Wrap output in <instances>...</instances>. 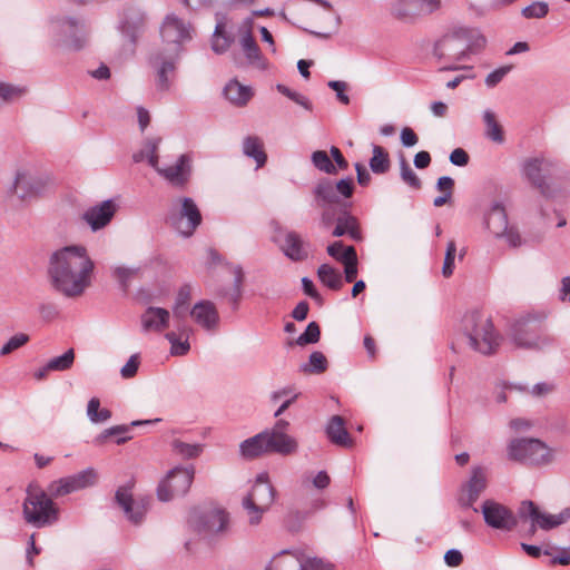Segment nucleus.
<instances>
[{"mask_svg":"<svg viewBox=\"0 0 570 570\" xmlns=\"http://www.w3.org/2000/svg\"><path fill=\"white\" fill-rule=\"evenodd\" d=\"M95 263L81 245H70L53 252L48 274L56 291L66 297H78L90 286Z\"/></svg>","mask_w":570,"mask_h":570,"instance_id":"1","label":"nucleus"},{"mask_svg":"<svg viewBox=\"0 0 570 570\" xmlns=\"http://www.w3.org/2000/svg\"><path fill=\"white\" fill-rule=\"evenodd\" d=\"M354 184L351 177L334 183L328 178L320 179L312 188V207L320 210V226L328 229L335 222V212L341 208V197L353 195Z\"/></svg>","mask_w":570,"mask_h":570,"instance_id":"2","label":"nucleus"},{"mask_svg":"<svg viewBox=\"0 0 570 570\" xmlns=\"http://www.w3.org/2000/svg\"><path fill=\"white\" fill-rule=\"evenodd\" d=\"M462 331L469 346L485 356L494 354L503 341L491 316L482 311L466 312L462 318Z\"/></svg>","mask_w":570,"mask_h":570,"instance_id":"3","label":"nucleus"},{"mask_svg":"<svg viewBox=\"0 0 570 570\" xmlns=\"http://www.w3.org/2000/svg\"><path fill=\"white\" fill-rule=\"evenodd\" d=\"M53 499L38 483H29L22 502L24 522L37 529L56 524L60 518V509Z\"/></svg>","mask_w":570,"mask_h":570,"instance_id":"4","label":"nucleus"},{"mask_svg":"<svg viewBox=\"0 0 570 570\" xmlns=\"http://www.w3.org/2000/svg\"><path fill=\"white\" fill-rule=\"evenodd\" d=\"M507 456L523 465L541 468L553 462L554 451L540 439L514 438L507 444Z\"/></svg>","mask_w":570,"mask_h":570,"instance_id":"5","label":"nucleus"},{"mask_svg":"<svg viewBox=\"0 0 570 570\" xmlns=\"http://www.w3.org/2000/svg\"><path fill=\"white\" fill-rule=\"evenodd\" d=\"M49 35L56 47L79 51L88 43L89 30L83 20L56 17L49 21Z\"/></svg>","mask_w":570,"mask_h":570,"instance_id":"6","label":"nucleus"},{"mask_svg":"<svg viewBox=\"0 0 570 570\" xmlns=\"http://www.w3.org/2000/svg\"><path fill=\"white\" fill-rule=\"evenodd\" d=\"M276 490L266 472L259 473L250 491L243 498L242 507L246 511L250 525H258L265 512L273 505Z\"/></svg>","mask_w":570,"mask_h":570,"instance_id":"7","label":"nucleus"},{"mask_svg":"<svg viewBox=\"0 0 570 570\" xmlns=\"http://www.w3.org/2000/svg\"><path fill=\"white\" fill-rule=\"evenodd\" d=\"M508 335L512 343L521 348H543L552 343V338L544 332L541 320L527 314L514 320L509 327Z\"/></svg>","mask_w":570,"mask_h":570,"instance_id":"8","label":"nucleus"},{"mask_svg":"<svg viewBox=\"0 0 570 570\" xmlns=\"http://www.w3.org/2000/svg\"><path fill=\"white\" fill-rule=\"evenodd\" d=\"M468 42L464 38V27L454 28L443 35L434 45L433 53L442 63V70L461 69L459 62L466 59Z\"/></svg>","mask_w":570,"mask_h":570,"instance_id":"9","label":"nucleus"},{"mask_svg":"<svg viewBox=\"0 0 570 570\" xmlns=\"http://www.w3.org/2000/svg\"><path fill=\"white\" fill-rule=\"evenodd\" d=\"M52 185L50 176L27 164L17 168L10 190L21 200L41 195Z\"/></svg>","mask_w":570,"mask_h":570,"instance_id":"10","label":"nucleus"},{"mask_svg":"<svg viewBox=\"0 0 570 570\" xmlns=\"http://www.w3.org/2000/svg\"><path fill=\"white\" fill-rule=\"evenodd\" d=\"M167 220L181 236L189 237L200 225L202 214L193 198L179 197L173 202Z\"/></svg>","mask_w":570,"mask_h":570,"instance_id":"11","label":"nucleus"},{"mask_svg":"<svg viewBox=\"0 0 570 570\" xmlns=\"http://www.w3.org/2000/svg\"><path fill=\"white\" fill-rule=\"evenodd\" d=\"M194 476V465L175 466L158 484V499L163 502H168L175 498L185 495L193 484Z\"/></svg>","mask_w":570,"mask_h":570,"instance_id":"12","label":"nucleus"},{"mask_svg":"<svg viewBox=\"0 0 570 570\" xmlns=\"http://www.w3.org/2000/svg\"><path fill=\"white\" fill-rule=\"evenodd\" d=\"M181 53L177 51L157 50L149 56L148 62L156 76V87L159 91H168L177 69Z\"/></svg>","mask_w":570,"mask_h":570,"instance_id":"13","label":"nucleus"},{"mask_svg":"<svg viewBox=\"0 0 570 570\" xmlns=\"http://www.w3.org/2000/svg\"><path fill=\"white\" fill-rule=\"evenodd\" d=\"M188 522L198 534L212 538L224 534L228 530L229 515L224 510L194 511Z\"/></svg>","mask_w":570,"mask_h":570,"instance_id":"14","label":"nucleus"},{"mask_svg":"<svg viewBox=\"0 0 570 570\" xmlns=\"http://www.w3.org/2000/svg\"><path fill=\"white\" fill-rule=\"evenodd\" d=\"M519 515L531 521L530 532L534 533L537 528L548 531L566 523L570 519V509L566 508L558 514H551L542 512L532 501H523L519 508Z\"/></svg>","mask_w":570,"mask_h":570,"instance_id":"15","label":"nucleus"},{"mask_svg":"<svg viewBox=\"0 0 570 570\" xmlns=\"http://www.w3.org/2000/svg\"><path fill=\"white\" fill-rule=\"evenodd\" d=\"M163 41L166 48L161 50L183 52V45L191 40L193 29L189 23L178 18L176 14H167L160 28Z\"/></svg>","mask_w":570,"mask_h":570,"instance_id":"16","label":"nucleus"},{"mask_svg":"<svg viewBox=\"0 0 570 570\" xmlns=\"http://www.w3.org/2000/svg\"><path fill=\"white\" fill-rule=\"evenodd\" d=\"M97 481V472L87 468L76 474L55 480L49 483L48 492L52 498H61L76 491L92 487Z\"/></svg>","mask_w":570,"mask_h":570,"instance_id":"17","label":"nucleus"},{"mask_svg":"<svg viewBox=\"0 0 570 570\" xmlns=\"http://www.w3.org/2000/svg\"><path fill=\"white\" fill-rule=\"evenodd\" d=\"M132 485L127 484L119 487L115 494L117 504L124 511L126 518L134 524H139L148 510L150 498L149 497H132Z\"/></svg>","mask_w":570,"mask_h":570,"instance_id":"18","label":"nucleus"},{"mask_svg":"<svg viewBox=\"0 0 570 570\" xmlns=\"http://www.w3.org/2000/svg\"><path fill=\"white\" fill-rule=\"evenodd\" d=\"M488 469L482 465L471 468L469 479L460 487L458 502L462 508H472L488 487Z\"/></svg>","mask_w":570,"mask_h":570,"instance_id":"19","label":"nucleus"},{"mask_svg":"<svg viewBox=\"0 0 570 570\" xmlns=\"http://www.w3.org/2000/svg\"><path fill=\"white\" fill-rule=\"evenodd\" d=\"M481 512L485 524L492 529L512 531L517 525L514 513L508 507L492 499L482 503Z\"/></svg>","mask_w":570,"mask_h":570,"instance_id":"20","label":"nucleus"},{"mask_svg":"<svg viewBox=\"0 0 570 570\" xmlns=\"http://www.w3.org/2000/svg\"><path fill=\"white\" fill-rule=\"evenodd\" d=\"M252 26H253L252 18H247L243 22V26L240 27V31H242L240 47L246 57L247 62L250 66L265 71L268 69L269 63H268L267 59L261 52V49L253 37Z\"/></svg>","mask_w":570,"mask_h":570,"instance_id":"21","label":"nucleus"},{"mask_svg":"<svg viewBox=\"0 0 570 570\" xmlns=\"http://www.w3.org/2000/svg\"><path fill=\"white\" fill-rule=\"evenodd\" d=\"M441 0H397L392 14L402 21H412L421 13H432L440 8Z\"/></svg>","mask_w":570,"mask_h":570,"instance_id":"22","label":"nucleus"},{"mask_svg":"<svg viewBox=\"0 0 570 570\" xmlns=\"http://www.w3.org/2000/svg\"><path fill=\"white\" fill-rule=\"evenodd\" d=\"M117 209V203L114 199H107L87 208L82 219L92 232H98L110 224Z\"/></svg>","mask_w":570,"mask_h":570,"instance_id":"23","label":"nucleus"},{"mask_svg":"<svg viewBox=\"0 0 570 570\" xmlns=\"http://www.w3.org/2000/svg\"><path fill=\"white\" fill-rule=\"evenodd\" d=\"M171 186L183 188L189 180L191 175V157L188 154H181L176 163L170 166L155 169Z\"/></svg>","mask_w":570,"mask_h":570,"instance_id":"24","label":"nucleus"},{"mask_svg":"<svg viewBox=\"0 0 570 570\" xmlns=\"http://www.w3.org/2000/svg\"><path fill=\"white\" fill-rule=\"evenodd\" d=\"M160 421H161L160 417H156L153 420H136V421L130 422L129 424H119V425L110 426L108 429H105L101 433H99L94 439V444L95 445H104L110 436L116 438L115 439L116 444H118V445L125 444L132 439V435H130L131 428L151 425V424L158 423Z\"/></svg>","mask_w":570,"mask_h":570,"instance_id":"25","label":"nucleus"},{"mask_svg":"<svg viewBox=\"0 0 570 570\" xmlns=\"http://www.w3.org/2000/svg\"><path fill=\"white\" fill-rule=\"evenodd\" d=\"M145 26L146 14L141 9L129 7L124 10L119 22V29L132 46H135L139 35L145 30Z\"/></svg>","mask_w":570,"mask_h":570,"instance_id":"26","label":"nucleus"},{"mask_svg":"<svg viewBox=\"0 0 570 570\" xmlns=\"http://www.w3.org/2000/svg\"><path fill=\"white\" fill-rule=\"evenodd\" d=\"M190 316L195 323L207 332H214L219 325V314L215 304L203 299L197 302L190 309Z\"/></svg>","mask_w":570,"mask_h":570,"instance_id":"27","label":"nucleus"},{"mask_svg":"<svg viewBox=\"0 0 570 570\" xmlns=\"http://www.w3.org/2000/svg\"><path fill=\"white\" fill-rule=\"evenodd\" d=\"M283 254L292 262H304L309 257L311 244L296 232H287L281 245Z\"/></svg>","mask_w":570,"mask_h":570,"instance_id":"28","label":"nucleus"},{"mask_svg":"<svg viewBox=\"0 0 570 570\" xmlns=\"http://www.w3.org/2000/svg\"><path fill=\"white\" fill-rule=\"evenodd\" d=\"M335 227L332 232L334 237L350 236L355 242L363 239L358 219L347 209H337L335 212Z\"/></svg>","mask_w":570,"mask_h":570,"instance_id":"29","label":"nucleus"},{"mask_svg":"<svg viewBox=\"0 0 570 570\" xmlns=\"http://www.w3.org/2000/svg\"><path fill=\"white\" fill-rule=\"evenodd\" d=\"M267 453H277L281 455H291L298 449L296 439L287 433L272 432L264 430Z\"/></svg>","mask_w":570,"mask_h":570,"instance_id":"30","label":"nucleus"},{"mask_svg":"<svg viewBox=\"0 0 570 570\" xmlns=\"http://www.w3.org/2000/svg\"><path fill=\"white\" fill-rule=\"evenodd\" d=\"M144 332L160 333L169 325L170 314L166 308L149 306L140 316Z\"/></svg>","mask_w":570,"mask_h":570,"instance_id":"31","label":"nucleus"},{"mask_svg":"<svg viewBox=\"0 0 570 570\" xmlns=\"http://www.w3.org/2000/svg\"><path fill=\"white\" fill-rule=\"evenodd\" d=\"M224 97L236 107H244L254 96L250 86L242 85L237 79H230L223 89Z\"/></svg>","mask_w":570,"mask_h":570,"instance_id":"32","label":"nucleus"},{"mask_svg":"<svg viewBox=\"0 0 570 570\" xmlns=\"http://www.w3.org/2000/svg\"><path fill=\"white\" fill-rule=\"evenodd\" d=\"M328 440L338 446L352 448L353 440L345 428L344 419L340 415H334L330 419L326 429Z\"/></svg>","mask_w":570,"mask_h":570,"instance_id":"33","label":"nucleus"},{"mask_svg":"<svg viewBox=\"0 0 570 570\" xmlns=\"http://www.w3.org/2000/svg\"><path fill=\"white\" fill-rule=\"evenodd\" d=\"M488 229L495 236L501 237L509 226L505 208L500 202H494L485 216Z\"/></svg>","mask_w":570,"mask_h":570,"instance_id":"34","label":"nucleus"},{"mask_svg":"<svg viewBox=\"0 0 570 570\" xmlns=\"http://www.w3.org/2000/svg\"><path fill=\"white\" fill-rule=\"evenodd\" d=\"M267 434L262 431L261 433L246 439L239 445V452L245 459H255L267 453L266 440Z\"/></svg>","mask_w":570,"mask_h":570,"instance_id":"35","label":"nucleus"},{"mask_svg":"<svg viewBox=\"0 0 570 570\" xmlns=\"http://www.w3.org/2000/svg\"><path fill=\"white\" fill-rule=\"evenodd\" d=\"M543 159L530 158L523 163L522 171L528 180L538 187L543 195L547 194V185L543 176L541 175Z\"/></svg>","mask_w":570,"mask_h":570,"instance_id":"36","label":"nucleus"},{"mask_svg":"<svg viewBox=\"0 0 570 570\" xmlns=\"http://www.w3.org/2000/svg\"><path fill=\"white\" fill-rule=\"evenodd\" d=\"M243 153L248 158H253L256 167L261 168L265 165L267 156L264 151V145L259 137L247 136L243 141Z\"/></svg>","mask_w":570,"mask_h":570,"instance_id":"37","label":"nucleus"},{"mask_svg":"<svg viewBox=\"0 0 570 570\" xmlns=\"http://www.w3.org/2000/svg\"><path fill=\"white\" fill-rule=\"evenodd\" d=\"M225 28H226V23L224 21V17H222L217 20V23L215 26V30H214V33L212 37V49L217 55H222V53L226 52L234 41L233 36L227 33Z\"/></svg>","mask_w":570,"mask_h":570,"instance_id":"38","label":"nucleus"},{"mask_svg":"<svg viewBox=\"0 0 570 570\" xmlns=\"http://www.w3.org/2000/svg\"><path fill=\"white\" fill-rule=\"evenodd\" d=\"M160 139L159 138H150L147 139L144 144V147L134 154L132 159L135 163H140L142 160H147L148 165L154 169H158L159 160H158V146Z\"/></svg>","mask_w":570,"mask_h":570,"instance_id":"39","label":"nucleus"},{"mask_svg":"<svg viewBox=\"0 0 570 570\" xmlns=\"http://www.w3.org/2000/svg\"><path fill=\"white\" fill-rule=\"evenodd\" d=\"M320 282L333 291H340L343 287V277L341 273L328 264H322L317 268Z\"/></svg>","mask_w":570,"mask_h":570,"instance_id":"40","label":"nucleus"},{"mask_svg":"<svg viewBox=\"0 0 570 570\" xmlns=\"http://www.w3.org/2000/svg\"><path fill=\"white\" fill-rule=\"evenodd\" d=\"M170 446H171L173 452L176 455H178V456H180V458H183L185 460L196 459L204 451V444H202V443H186V442H183L179 439L173 440L171 443H170Z\"/></svg>","mask_w":570,"mask_h":570,"instance_id":"41","label":"nucleus"},{"mask_svg":"<svg viewBox=\"0 0 570 570\" xmlns=\"http://www.w3.org/2000/svg\"><path fill=\"white\" fill-rule=\"evenodd\" d=\"M483 121L485 125V136L497 144H502L504 140L503 130L491 109L483 111Z\"/></svg>","mask_w":570,"mask_h":570,"instance_id":"42","label":"nucleus"},{"mask_svg":"<svg viewBox=\"0 0 570 570\" xmlns=\"http://www.w3.org/2000/svg\"><path fill=\"white\" fill-rule=\"evenodd\" d=\"M328 363L325 355L320 351H314L308 357V362L299 365V372L305 374H321L327 370Z\"/></svg>","mask_w":570,"mask_h":570,"instance_id":"43","label":"nucleus"},{"mask_svg":"<svg viewBox=\"0 0 570 570\" xmlns=\"http://www.w3.org/2000/svg\"><path fill=\"white\" fill-rule=\"evenodd\" d=\"M373 156L370 159V168L374 174H385L390 168V157L387 151L381 146L373 145Z\"/></svg>","mask_w":570,"mask_h":570,"instance_id":"44","label":"nucleus"},{"mask_svg":"<svg viewBox=\"0 0 570 570\" xmlns=\"http://www.w3.org/2000/svg\"><path fill=\"white\" fill-rule=\"evenodd\" d=\"M87 416L91 423L99 424L111 419V411L106 407L100 409L99 399L91 397L87 404Z\"/></svg>","mask_w":570,"mask_h":570,"instance_id":"45","label":"nucleus"},{"mask_svg":"<svg viewBox=\"0 0 570 570\" xmlns=\"http://www.w3.org/2000/svg\"><path fill=\"white\" fill-rule=\"evenodd\" d=\"M73 362L75 351L69 348L62 355L50 358L47 362V368L52 370V372H65L72 367Z\"/></svg>","mask_w":570,"mask_h":570,"instance_id":"46","label":"nucleus"},{"mask_svg":"<svg viewBox=\"0 0 570 570\" xmlns=\"http://www.w3.org/2000/svg\"><path fill=\"white\" fill-rule=\"evenodd\" d=\"M464 38L468 42L466 58L471 53H475L485 46V37L478 30L464 27Z\"/></svg>","mask_w":570,"mask_h":570,"instance_id":"47","label":"nucleus"},{"mask_svg":"<svg viewBox=\"0 0 570 570\" xmlns=\"http://www.w3.org/2000/svg\"><path fill=\"white\" fill-rule=\"evenodd\" d=\"M190 296H191V286L188 284L183 285L179 288V291L177 293V297H176V303H175V307H174L175 318L180 320L184 317L185 312L187 311V304L190 299Z\"/></svg>","mask_w":570,"mask_h":570,"instance_id":"48","label":"nucleus"},{"mask_svg":"<svg viewBox=\"0 0 570 570\" xmlns=\"http://www.w3.org/2000/svg\"><path fill=\"white\" fill-rule=\"evenodd\" d=\"M312 163L318 170L328 174H336V166L331 160L330 156L324 150H316L312 154Z\"/></svg>","mask_w":570,"mask_h":570,"instance_id":"49","label":"nucleus"},{"mask_svg":"<svg viewBox=\"0 0 570 570\" xmlns=\"http://www.w3.org/2000/svg\"><path fill=\"white\" fill-rule=\"evenodd\" d=\"M138 272V267L116 266L112 268V276L119 282L122 289L126 291Z\"/></svg>","mask_w":570,"mask_h":570,"instance_id":"50","label":"nucleus"},{"mask_svg":"<svg viewBox=\"0 0 570 570\" xmlns=\"http://www.w3.org/2000/svg\"><path fill=\"white\" fill-rule=\"evenodd\" d=\"M298 570H334V564L317 557L298 560Z\"/></svg>","mask_w":570,"mask_h":570,"instance_id":"51","label":"nucleus"},{"mask_svg":"<svg viewBox=\"0 0 570 570\" xmlns=\"http://www.w3.org/2000/svg\"><path fill=\"white\" fill-rule=\"evenodd\" d=\"M549 12V4L544 1H534L524 7L521 11L522 16L527 19H541Z\"/></svg>","mask_w":570,"mask_h":570,"instance_id":"52","label":"nucleus"},{"mask_svg":"<svg viewBox=\"0 0 570 570\" xmlns=\"http://www.w3.org/2000/svg\"><path fill=\"white\" fill-rule=\"evenodd\" d=\"M321 330L316 322H311L304 333H302L297 340L296 344L299 346H304L307 344H315L320 341Z\"/></svg>","mask_w":570,"mask_h":570,"instance_id":"53","label":"nucleus"},{"mask_svg":"<svg viewBox=\"0 0 570 570\" xmlns=\"http://www.w3.org/2000/svg\"><path fill=\"white\" fill-rule=\"evenodd\" d=\"M400 174L402 180L414 189H419L422 186V183L414 170L411 168L410 164L402 158L400 161Z\"/></svg>","mask_w":570,"mask_h":570,"instance_id":"54","label":"nucleus"},{"mask_svg":"<svg viewBox=\"0 0 570 570\" xmlns=\"http://www.w3.org/2000/svg\"><path fill=\"white\" fill-rule=\"evenodd\" d=\"M165 337L170 343V353L173 355L181 356L188 353L190 344L187 338L181 341L175 332H168Z\"/></svg>","mask_w":570,"mask_h":570,"instance_id":"55","label":"nucleus"},{"mask_svg":"<svg viewBox=\"0 0 570 570\" xmlns=\"http://www.w3.org/2000/svg\"><path fill=\"white\" fill-rule=\"evenodd\" d=\"M456 246L453 240L448 243L444 263L442 267V274L444 277H450L454 271V259H455Z\"/></svg>","mask_w":570,"mask_h":570,"instance_id":"56","label":"nucleus"},{"mask_svg":"<svg viewBox=\"0 0 570 570\" xmlns=\"http://www.w3.org/2000/svg\"><path fill=\"white\" fill-rule=\"evenodd\" d=\"M29 341V336L24 333H18L11 336L1 347L0 355H7L23 346Z\"/></svg>","mask_w":570,"mask_h":570,"instance_id":"57","label":"nucleus"},{"mask_svg":"<svg viewBox=\"0 0 570 570\" xmlns=\"http://www.w3.org/2000/svg\"><path fill=\"white\" fill-rule=\"evenodd\" d=\"M26 92V89L19 86H14L7 82H0V98L3 101H11L16 98L21 97Z\"/></svg>","mask_w":570,"mask_h":570,"instance_id":"58","label":"nucleus"},{"mask_svg":"<svg viewBox=\"0 0 570 570\" xmlns=\"http://www.w3.org/2000/svg\"><path fill=\"white\" fill-rule=\"evenodd\" d=\"M511 66H502L492 72H490L485 78V85L489 88L495 87L502 79L510 72Z\"/></svg>","mask_w":570,"mask_h":570,"instance_id":"59","label":"nucleus"},{"mask_svg":"<svg viewBox=\"0 0 570 570\" xmlns=\"http://www.w3.org/2000/svg\"><path fill=\"white\" fill-rule=\"evenodd\" d=\"M139 366V356L134 354L129 357L127 363L121 367L120 374L124 379H131L136 375Z\"/></svg>","mask_w":570,"mask_h":570,"instance_id":"60","label":"nucleus"},{"mask_svg":"<svg viewBox=\"0 0 570 570\" xmlns=\"http://www.w3.org/2000/svg\"><path fill=\"white\" fill-rule=\"evenodd\" d=\"M327 86L336 92V97L342 104H350V97L345 94L346 83L344 81L331 80Z\"/></svg>","mask_w":570,"mask_h":570,"instance_id":"61","label":"nucleus"},{"mask_svg":"<svg viewBox=\"0 0 570 570\" xmlns=\"http://www.w3.org/2000/svg\"><path fill=\"white\" fill-rule=\"evenodd\" d=\"M302 286H303V291L304 293L309 296L311 298H313L316 303H318L320 305L323 304V297L322 295L318 293V291L315 288L314 286V283L312 279H309L308 277H303L302 278Z\"/></svg>","mask_w":570,"mask_h":570,"instance_id":"62","label":"nucleus"},{"mask_svg":"<svg viewBox=\"0 0 570 570\" xmlns=\"http://www.w3.org/2000/svg\"><path fill=\"white\" fill-rule=\"evenodd\" d=\"M450 161L454 166L463 167L469 163V155L464 149L455 148L450 154Z\"/></svg>","mask_w":570,"mask_h":570,"instance_id":"63","label":"nucleus"},{"mask_svg":"<svg viewBox=\"0 0 570 570\" xmlns=\"http://www.w3.org/2000/svg\"><path fill=\"white\" fill-rule=\"evenodd\" d=\"M295 561L287 559H274L265 570H288L295 568Z\"/></svg>","mask_w":570,"mask_h":570,"instance_id":"64","label":"nucleus"}]
</instances>
